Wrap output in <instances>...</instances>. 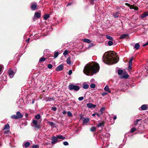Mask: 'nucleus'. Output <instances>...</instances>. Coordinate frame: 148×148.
Listing matches in <instances>:
<instances>
[{
  "label": "nucleus",
  "mask_w": 148,
  "mask_h": 148,
  "mask_svg": "<svg viewBox=\"0 0 148 148\" xmlns=\"http://www.w3.org/2000/svg\"><path fill=\"white\" fill-rule=\"evenodd\" d=\"M99 67L98 64L92 62L86 64L83 70L84 73L87 75H89L90 73L95 74L99 71Z\"/></svg>",
  "instance_id": "1"
},
{
  "label": "nucleus",
  "mask_w": 148,
  "mask_h": 148,
  "mask_svg": "<svg viewBox=\"0 0 148 148\" xmlns=\"http://www.w3.org/2000/svg\"><path fill=\"white\" fill-rule=\"evenodd\" d=\"M106 53V56L103 61L106 64L111 65L116 63L118 62L116 53L114 51H109Z\"/></svg>",
  "instance_id": "2"
},
{
  "label": "nucleus",
  "mask_w": 148,
  "mask_h": 148,
  "mask_svg": "<svg viewBox=\"0 0 148 148\" xmlns=\"http://www.w3.org/2000/svg\"><path fill=\"white\" fill-rule=\"evenodd\" d=\"M23 116V114L19 111H18L16 113V115H13L11 116L12 119H18L22 118Z\"/></svg>",
  "instance_id": "3"
},
{
  "label": "nucleus",
  "mask_w": 148,
  "mask_h": 148,
  "mask_svg": "<svg viewBox=\"0 0 148 148\" xmlns=\"http://www.w3.org/2000/svg\"><path fill=\"white\" fill-rule=\"evenodd\" d=\"M68 88L70 90H73L75 91H77L80 88L78 86L70 84Z\"/></svg>",
  "instance_id": "4"
},
{
  "label": "nucleus",
  "mask_w": 148,
  "mask_h": 148,
  "mask_svg": "<svg viewBox=\"0 0 148 148\" xmlns=\"http://www.w3.org/2000/svg\"><path fill=\"white\" fill-rule=\"evenodd\" d=\"M30 8L32 11H35L38 9L37 3L35 2L31 4Z\"/></svg>",
  "instance_id": "5"
},
{
  "label": "nucleus",
  "mask_w": 148,
  "mask_h": 148,
  "mask_svg": "<svg viewBox=\"0 0 148 148\" xmlns=\"http://www.w3.org/2000/svg\"><path fill=\"white\" fill-rule=\"evenodd\" d=\"M51 140H52L51 143L52 144H55L58 141V140L56 136H54L52 137Z\"/></svg>",
  "instance_id": "6"
},
{
  "label": "nucleus",
  "mask_w": 148,
  "mask_h": 148,
  "mask_svg": "<svg viewBox=\"0 0 148 148\" xmlns=\"http://www.w3.org/2000/svg\"><path fill=\"white\" fill-rule=\"evenodd\" d=\"M134 59V58L132 57L130 60L129 62V67H128V70L130 71V70L132 68V62Z\"/></svg>",
  "instance_id": "7"
},
{
  "label": "nucleus",
  "mask_w": 148,
  "mask_h": 148,
  "mask_svg": "<svg viewBox=\"0 0 148 148\" xmlns=\"http://www.w3.org/2000/svg\"><path fill=\"white\" fill-rule=\"evenodd\" d=\"M64 69V66L63 64H61L58 66L56 68V71H58L62 70Z\"/></svg>",
  "instance_id": "8"
},
{
  "label": "nucleus",
  "mask_w": 148,
  "mask_h": 148,
  "mask_svg": "<svg viewBox=\"0 0 148 148\" xmlns=\"http://www.w3.org/2000/svg\"><path fill=\"white\" fill-rule=\"evenodd\" d=\"M87 107L89 108H95L96 106V105H94L92 103H89L87 104Z\"/></svg>",
  "instance_id": "9"
},
{
  "label": "nucleus",
  "mask_w": 148,
  "mask_h": 148,
  "mask_svg": "<svg viewBox=\"0 0 148 148\" xmlns=\"http://www.w3.org/2000/svg\"><path fill=\"white\" fill-rule=\"evenodd\" d=\"M34 17L37 18H39L41 16V13L40 11L39 12H36L35 13Z\"/></svg>",
  "instance_id": "10"
},
{
  "label": "nucleus",
  "mask_w": 148,
  "mask_h": 148,
  "mask_svg": "<svg viewBox=\"0 0 148 148\" xmlns=\"http://www.w3.org/2000/svg\"><path fill=\"white\" fill-rule=\"evenodd\" d=\"M148 16V11L145 12L143 13L141 15V17L142 18H144Z\"/></svg>",
  "instance_id": "11"
},
{
  "label": "nucleus",
  "mask_w": 148,
  "mask_h": 148,
  "mask_svg": "<svg viewBox=\"0 0 148 148\" xmlns=\"http://www.w3.org/2000/svg\"><path fill=\"white\" fill-rule=\"evenodd\" d=\"M128 36V35L126 34H122L120 37L119 39H122L124 38H126Z\"/></svg>",
  "instance_id": "12"
},
{
  "label": "nucleus",
  "mask_w": 148,
  "mask_h": 148,
  "mask_svg": "<svg viewBox=\"0 0 148 148\" xmlns=\"http://www.w3.org/2000/svg\"><path fill=\"white\" fill-rule=\"evenodd\" d=\"M119 12H117L113 14V16L114 18H117L119 17Z\"/></svg>",
  "instance_id": "13"
},
{
  "label": "nucleus",
  "mask_w": 148,
  "mask_h": 148,
  "mask_svg": "<svg viewBox=\"0 0 148 148\" xmlns=\"http://www.w3.org/2000/svg\"><path fill=\"white\" fill-rule=\"evenodd\" d=\"M105 123V122H104V121H103L101 123H99L97 124V126L98 127H103V126H104V125Z\"/></svg>",
  "instance_id": "14"
},
{
  "label": "nucleus",
  "mask_w": 148,
  "mask_h": 148,
  "mask_svg": "<svg viewBox=\"0 0 148 148\" xmlns=\"http://www.w3.org/2000/svg\"><path fill=\"white\" fill-rule=\"evenodd\" d=\"M56 137L57 138L58 140V139L64 140L65 139V137H64L61 135H58Z\"/></svg>",
  "instance_id": "15"
},
{
  "label": "nucleus",
  "mask_w": 148,
  "mask_h": 148,
  "mask_svg": "<svg viewBox=\"0 0 148 148\" xmlns=\"http://www.w3.org/2000/svg\"><path fill=\"white\" fill-rule=\"evenodd\" d=\"M104 89L106 91H107L109 93H110L111 92V90L109 89V86L108 85L106 86L104 88Z\"/></svg>",
  "instance_id": "16"
},
{
  "label": "nucleus",
  "mask_w": 148,
  "mask_h": 148,
  "mask_svg": "<svg viewBox=\"0 0 148 148\" xmlns=\"http://www.w3.org/2000/svg\"><path fill=\"white\" fill-rule=\"evenodd\" d=\"M141 108L142 110H146L147 109V107L146 105H142L141 107Z\"/></svg>",
  "instance_id": "17"
},
{
  "label": "nucleus",
  "mask_w": 148,
  "mask_h": 148,
  "mask_svg": "<svg viewBox=\"0 0 148 148\" xmlns=\"http://www.w3.org/2000/svg\"><path fill=\"white\" fill-rule=\"evenodd\" d=\"M9 74L10 77L11 78L13 77L14 74V71H10L9 73Z\"/></svg>",
  "instance_id": "18"
},
{
  "label": "nucleus",
  "mask_w": 148,
  "mask_h": 148,
  "mask_svg": "<svg viewBox=\"0 0 148 148\" xmlns=\"http://www.w3.org/2000/svg\"><path fill=\"white\" fill-rule=\"evenodd\" d=\"M82 40L84 42L88 43H90L92 42L91 40L87 38L83 39Z\"/></svg>",
  "instance_id": "19"
},
{
  "label": "nucleus",
  "mask_w": 148,
  "mask_h": 148,
  "mask_svg": "<svg viewBox=\"0 0 148 148\" xmlns=\"http://www.w3.org/2000/svg\"><path fill=\"white\" fill-rule=\"evenodd\" d=\"M106 37L107 38V39L108 40H113V38L111 36L108 35H106Z\"/></svg>",
  "instance_id": "20"
},
{
  "label": "nucleus",
  "mask_w": 148,
  "mask_h": 148,
  "mask_svg": "<svg viewBox=\"0 0 148 148\" xmlns=\"http://www.w3.org/2000/svg\"><path fill=\"white\" fill-rule=\"evenodd\" d=\"M89 121V119L88 118H84V120L83 121V123H88Z\"/></svg>",
  "instance_id": "21"
},
{
  "label": "nucleus",
  "mask_w": 148,
  "mask_h": 148,
  "mask_svg": "<svg viewBox=\"0 0 148 148\" xmlns=\"http://www.w3.org/2000/svg\"><path fill=\"white\" fill-rule=\"evenodd\" d=\"M9 125L8 124H7L3 128V130H9Z\"/></svg>",
  "instance_id": "22"
},
{
  "label": "nucleus",
  "mask_w": 148,
  "mask_h": 148,
  "mask_svg": "<svg viewBox=\"0 0 148 148\" xmlns=\"http://www.w3.org/2000/svg\"><path fill=\"white\" fill-rule=\"evenodd\" d=\"M49 17V15L48 14H46L44 15V19L45 20H47Z\"/></svg>",
  "instance_id": "23"
},
{
  "label": "nucleus",
  "mask_w": 148,
  "mask_h": 148,
  "mask_svg": "<svg viewBox=\"0 0 148 148\" xmlns=\"http://www.w3.org/2000/svg\"><path fill=\"white\" fill-rule=\"evenodd\" d=\"M140 47V45L138 43H137L135 44L134 47L136 49H139Z\"/></svg>",
  "instance_id": "24"
},
{
  "label": "nucleus",
  "mask_w": 148,
  "mask_h": 148,
  "mask_svg": "<svg viewBox=\"0 0 148 148\" xmlns=\"http://www.w3.org/2000/svg\"><path fill=\"white\" fill-rule=\"evenodd\" d=\"M66 62L68 64H70L71 61V58L70 57H68L66 60Z\"/></svg>",
  "instance_id": "25"
},
{
  "label": "nucleus",
  "mask_w": 148,
  "mask_h": 148,
  "mask_svg": "<svg viewBox=\"0 0 148 148\" xmlns=\"http://www.w3.org/2000/svg\"><path fill=\"white\" fill-rule=\"evenodd\" d=\"M96 128L95 127H92L90 129V130L91 132H94L96 130Z\"/></svg>",
  "instance_id": "26"
},
{
  "label": "nucleus",
  "mask_w": 148,
  "mask_h": 148,
  "mask_svg": "<svg viewBox=\"0 0 148 148\" xmlns=\"http://www.w3.org/2000/svg\"><path fill=\"white\" fill-rule=\"evenodd\" d=\"M142 120L141 119H137L136 120V121L134 122V124L135 125H136L138 124V122L139 121H140Z\"/></svg>",
  "instance_id": "27"
},
{
  "label": "nucleus",
  "mask_w": 148,
  "mask_h": 148,
  "mask_svg": "<svg viewBox=\"0 0 148 148\" xmlns=\"http://www.w3.org/2000/svg\"><path fill=\"white\" fill-rule=\"evenodd\" d=\"M34 127L38 129H40L41 127V125L40 124H37L34 126Z\"/></svg>",
  "instance_id": "28"
},
{
  "label": "nucleus",
  "mask_w": 148,
  "mask_h": 148,
  "mask_svg": "<svg viewBox=\"0 0 148 148\" xmlns=\"http://www.w3.org/2000/svg\"><path fill=\"white\" fill-rule=\"evenodd\" d=\"M45 60H46V59L45 58H44V57L41 58H40V59L39 62H44V61H45Z\"/></svg>",
  "instance_id": "29"
},
{
  "label": "nucleus",
  "mask_w": 148,
  "mask_h": 148,
  "mask_svg": "<svg viewBox=\"0 0 148 148\" xmlns=\"http://www.w3.org/2000/svg\"><path fill=\"white\" fill-rule=\"evenodd\" d=\"M30 145V143L29 142H26L25 144V146L26 147H29Z\"/></svg>",
  "instance_id": "30"
},
{
  "label": "nucleus",
  "mask_w": 148,
  "mask_h": 148,
  "mask_svg": "<svg viewBox=\"0 0 148 148\" xmlns=\"http://www.w3.org/2000/svg\"><path fill=\"white\" fill-rule=\"evenodd\" d=\"M89 85L87 84H85L83 85V87L85 89H88L89 88Z\"/></svg>",
  "instance_id": "31"
},
{
  "label": "nucleus",
  "mask_w": 148,
  "mask_h": 148,
  "mask_svg": "<svg viewBox=\"0 0 148 148\" xmlns=\"http://www.w3.org/2000/svg\"><path fill=\"white\" fill-rule=\"evenodd\" d=\"M123 73V71L122 69L119 70L118 71V74L119 75H121Z\"/></svg>",
  "instance_id": "32"
},
{
  "label": "nucleus",
  "mask_w": 148,
  "mask_h": 148,
  "mask_svg": "<svg viewBox=\"0 0 148 148\" xmlns=\"http://www.w3.org/2000/svg\"><path fill=\"white\" fill-rule=\"evenodd\" d=\"M59 55V53L57 52V51H56V52L54 53V58H57L58 55Z\"/></svg>",
  "instance_id": "33"
},
{
  "label": "nucleus",
  "mask_w": 148,
  "mask_h": 148,
  "mask_svg": "<svg viewBox=\"0 0 148 148\" xmlns=\"http://www.w3.org/2000/svg\"><path fill=\"white\" fill-rule=\"evenodd\" d=\"M35 118L36 119H39L40 118V116L39 114H37L35 116Z\"/></svg>",
  "instance_id": "34"
},
{
  "label": "nucleus",
  "mask_w": 148,
  "mask_h": 148,
  "mask_svg": "<svg viewBox=\"0 0 148 148\" xmlns=\"http://www.w3.org/2000/svg\"><path fill=\"white\" fill-rule=\"evenodd\" d=\"M113 44V42L112 41V40H109L108 41V45L110 46L112 45Z\"/></svg>",
  "instance_id": "35"
},
{
  "label": "nucleus",
  "mask_w": 148,
  "mask_h": 148,
  "mask_svg": "<svg viewBox=\"0 0 148 148\" xmlns=\"http://www.w3.org/2000/svg\"><path fill=\"white\" fill-rule=\"evenodd\" d=\"M67 114L68 116L72 117V113L70 111H68L67 112Z\"/></svg>",
  "instance_id": "36"
},
{
  "label": "nucleus",
  "mask_w": 148,
  "mask_h": 148,
  "mask_svg": "<svg viewBox=\"0 0 148 148\" xmlns=\"http://www.w3.org/2000/svg\"><path fill=\"white\" fill-rule=\"evenodd\" d=\"M136 130V128L135 127H132L131 130V131H130L131 133H132L135 131Z\"/></svg>",
  "instance_id": "37"
},
{
  "label": "nucleus",
  "mask_w": 148,
  "mask_h": 148,
  "mask_svg": "<svg viewBox=\"0 0 148 148\" xmlns=\"http://www.w3.org/2000/svg\"><path fill=\"white\" fill-rule=\"evenodd\" d=\"M94 43H91L89 45L88 47V48H90L94 46Z\"/></svg>",
  "instance_id": "38"
},
{
  "label": "nucleus",
  "mask_w": 148,
  "mask_h": 148,
  "mask_svg": "<svg viewBox=\"0 0 148 148\" xmlns=\"http://www.w3.org/2000/svg\"><path fill=\"white\" fill-rule=\"evenodd\" d=\"M129 77V75L128 74H126L125 75H124L123 76V78H128Z\"/></svg>",
  "instance_id": "39"
},
{
  "label": "nucleus",
  "mask_w": 148,
  "mask_h": 148,
  "mask_svg": "<svg viewBox=\"0 0 148 148\" xmlns=\"http://www.w3.org/2000/svg\"><path fill=\"white\" fill-rule=\"evenodd\" d=\"M96 85L94 84H92L90 85V87L92 88H95V87Z\"/></svg>",
  "instance_id": "40"
},
{
  "label": "nucleus",
  "mask_w": 148,
  "mask_h": 148,
  "mask_svg": "<svg viewBox=\"0 0 148 148\" xmlns=\"http://www.w3.org/2000/svg\"><path fill=\"white\" fill-rule=\"evenodd\" d=\"M50 124L51 127L54 126L55 125V124L52 122H50Z\"/></svg>",
  "instance_id": "41"
},
{
  "label": "nucleus",
  "mask_w": 148,
  "mask_h": 148,
  "mask_svg": "<svg viewBox=\"0 0 148 148\" xmlns=\"http://www.w3.org/2000/svg\"><path fill=\"white\" fill-rule=\"evenodd\" d=\"M68 51L67 50H66L64 51V52L63 53V54L64 56L68 54Z\"/></svg>",
  "instance_id": "42"
},
{
  "label": "nucleus",
  "mask_w": 148,
  "mask_h": 148,
  "mask_svg": "<svg viewBox=\"0 0 148 148\" xmlns=\"http://www.w3.org/2000/svg\"><path fill=\"white\" fill-rule=\"evenodd\" d=\"M33 124L35 125L37 124V121L35 120H34L32 121Z\"/></svg>",
  "instance_id": "43"
},
{
  "label": "nucleus",
  "mask_w": 148,
  "mask_h": 148,
  "mask_svg": "<svg viewBox=\"0 0 148 148\" xmlns=\"http://www.w3.org/2000/svg\"><path fill=\"white\" fill-rule=\"evenodd\" d=\"M105 108L104 107L101 108L100 109V112H101V114H102L103 111L104 110Z\"/></svg>",
  "instance_id": "44"
},
{
  "label": "nucleus",
  "mask_w": 148,
  "mask_h": 148,
  "mask_svg": "<svg viewBox=\"0 0 148 148\" xmlns=\"http://www.w3.org/2000/svg\"><path fill=\"white\" fill-rule=\"evenodd\" d=\"M47 67L49 69H51L52 67V65L51 64H49L48 65Z\"/></svg>",
  "instance_id": "45"
},
{
  "label": "nucleus",
  "mask_w": 148,
  "mask_h": 148,
  "mask_svg": "<svg viewBox=\"0 0 148 148\" xmlns=\"http://www.w3.org/2000/svg\"><path fill=\"white\" fill-rule=\"evenodd\" d=\"M63 144L65 146H67L69 145L68 143L66 141L64 142L63 143Z\"/></svg>",
  "instance_id": "46"
},
{
  "label": "nucleus",
  "mask_w": 148,
  "mask_h": 148,
  "mask_svg": "<svg viewBox=\"0 0 148 148\" xmlns=\"http://www.w3.org/2000/svg\"><path fill=\"white\" fill-rule=\"evenodd\" d=\"M51 110L53 111H56L57 110V108L56 107H52Z\"/></svg>",
  "instance_id": "47"
},
{
  "label": "nucleus",
  "mask_w": 148,
  "mask_h": 148,
  "mask_svg": "<svg viewBox=\"0 0 148 148\" xmlns=\"http://www.w3.org/2000/svg\"><path fill=\"white\" fill-rule=\"evenodd\" d=\"M84 99V97H79L78 98V100L79 101H82Z\"/></svg>",
  "instance_id": "48"
},
{
  "label": "nucleus",
  "mask_w": 148,
  "mask_h": 148,
  "mask_svg": "<svg viewBox=\"0 0 148 148\" xmlns=\"http://www.w3.org/2000/svg\"><path fill=\"white\" fill-rule=\"evenodd\" d=\"M38 147L37 145H34L32 146V148H37Z\"/></svg>",
  "instance_id": "49"
},
{
  "label": "nucleus",
  "mask_w": 148,
  "mask_h": 148,
  "mask_svg": "<svg viewBox=\"0 0 148 148\" xmlns=\"http://www.w3.org/2000/svg\"><path fill=\"white\" fill-rule=\"evenodd\" d=\"M72 71L71 70H70L69 71L68 74L69 75H71L72 74Z\"/></svg>",
  "instance_id": "50"
},
{
  "label": "nucleus",
  "mask_w": 148,
  "mask_h": 148,
  "mask_svg": "<svg viewBox=\"0 0 148 148\" xmlns=\"http://www.w3.org/2000/svg\"><path fill=\"white\" fill-rule=\"evenodd\" d=\"M107 94L108 93L107 92H103L102 93L101 95L102 96H104V95H107Z\"/></svg>",
  "instance_id": "51"
},
{
  "label": "nucleus",
  "mask_w": 148,
  "mask_h": 148,
  "mask_svg": "<svg viewBox=\"0 0 148 148\" xmlns=\"http://www.w3.org/2000/svg\"><path fill=\"white\" fill-rule=\"evenodd\" d=\"M148 45V41L147 42H146L145 44H143V46L145 47V46H146L147 45Z\"/></svg>",
  "instance_id": "52"
},
{
  "label": "nucleus",
  "mask_w": 148,
  "mask_h": 148,
  "mask_svg": "<svg viewBox=\"0 0 148 148\" xmlns=\"http://www.w3.org/2000/svg\"><path fill=\"white\" fill-rule=\"evenodd\" d=\"M125 4L126 5H127L128 7H129L130 6V4H129L128 3H125Z\"/></svg>",
  "instance_id": "53"
},
{
  "label": "nucleus",
  "mask_w": 148,
  "mask_h": 148,
  "mask_svg": "<svg viewBox=\"0 0 148 148\" xmlns=\"http://www.w3.org/2000/svg\"><path fill=\"white\" fill-rule=\"evenodd\" d=\"M96 115H97L99 117L100 116V114L97 112L96 113Z\"/></svg>",
  "instance_id": "54"
},
{
  "label": "nucleus",
  "mask_w": 148,
  "mask_h": 148,
  "mask_svg": "<svg viewBox=\"0 0 148 148\" xmlns=\"http://www.w3.org/2000/svg\"><path fill=\"white\" fill-rule=\"evenodd\" d=\"M66 112L65 111H64L62 112V113L64 114H66Z\"/></svg>",
  "instance_id": "55"
},
{
  "label": "nucleus",
  "mask_w": 148,
  "mask_h": 148,
  "mask_svg": "<svg viewBox=\"0 0 148 148\" xmlns=\"http://www.w3.org/2000/svg\"><path fill=\"white\" fill-rule=\"evenodd\" d=\"M130 7V8L131 9H133V5H130V6H129Z\"/></svg>",
  "instance_id": "56"
},
{
  "label": "nucleus",
  "mask_w": 148,
  "mask_h": 148,
  "mask_svg": "<svg viewBox=\"0 0 148 148\" xmlns=\"http://www.w3.org/2000/svg\"><path fill=\"white\" fill-rule=\"evenodd\" d=\"M134 10H138V7L136 6L135 7V8H134Z\"/></svg>",
  "instance_id": "57"
},
{
  "label": "nucleus",
  "mask_w": 148,
  "mask_h": 148,
  "mask_svg": "<svg viewBox=\"0 0 148 148\" xmlns=\"http://www.w3.org/2000/svg\"><path fill=\"white\" fill-rule=\"evenodd\" d=\"M29 40H30V38H29L27 39L26 40V41L27 42H28L29 41Z\"/></svg>",
  "instance_id": "58"
},
{
  "label": "nucleus",
  "mask_w": 148,
  "mask_h": 148,
  "mask_svg": "<svg viewBox=\"0 0 148 148\" xmlns=\"http://www.w3.org/2000/svg\"><path fill=\"white\" fill-rule=\"evenodd\" d=\"M8 130H7V131H5L4 132V133L5 134H7L8 133Z\"/></svg>",
  "instance_id": "59"
},
{
  "label": "nucleus",
  "mask_w": 148,
  "mask_h": 148,
  "mask_svg": "<svg viewBox=\"0 0 148 148\" xmlns=\"http://www.w3.org/2000/svg\"><path fill=\"white\" fill-rule=\"evenodd\" d=\"M2 66H1L0 65V72L2 71Z\"/></svg>",
  "instance_id": "60"
},
{
  "label": "nucleus",
  "mask_w": 148,
  "mask_h": 148,
  "mask_svg": "<svg viewBox=\"0 0 148 148\" xmlns=\"http://www.w3.org/2000/svg\"><path fill=\"white\" fill-rule=\"evenodd\" d=\"M116 116H115L113 117V119L114 120H115L116 119Z\"/></svg>",
  "instance_id": "61"
},
{
  "label": "nucleus",
  "mask_w": 148,
  "mask_h": 148,
  "mask_svg": "<svg viewBox=\"0 0 148 148\" xmlns=\"http://www.w3.org/2000/svg\"><path fill=\"white\" fill-rule=\"evenodd\" d=\"M96 115V113L94 114H93L92 116H95Z\"/></svg>",
  "instance_id": "62"
},
{
  "label": "nucleus",
  "mask_w": 148,
  "mask_h": 148,
  "mask_svg": "<svg viewBox=\"0 0 148 148\" xmlns=\"http://www.w3.org/2000/svg\"><path fill=\"white\" fill-rule=\"evenodd\" d=\"M35 18H36L35 17H34H34L33 18V20L34 21L35 20Z\"/></svg>",
  "instance_id": "63"
},
{
  "label": "nucleus",
  "mask_w": 148,
  "mask_h": 148,
  "mask_svg": "<svg viewBox=\"0 0 148 148\" xmlns=\"http://www.w3.org/2000/svg\"><path fill=\"white\" fill-rule=\"evenodd\" d=\"M96 0H91V2H93L94 1H96Z\"/></svg>",
  "instance_id": "64"
}]
</instances>
